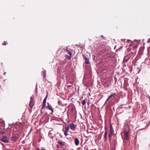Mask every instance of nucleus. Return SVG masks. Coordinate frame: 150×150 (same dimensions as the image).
Instances as JSON below:
<instances>
[{
    "instance_id": "1",
    "label": "nucleus",
    "mask_w": 150,
    "mask_h": 150,
    "mask_svg": "<svg viewBox=\"0 0 150 150\" xmlns=\"http://www.w3.org/2000/svg\"><path fill=\"white\" fill-rule=\"evenodd\" d=\"M110 129L108 135L109 140L110 141L111 139L112 136L114 134V131L111 123L110 124Z\"/></svg>"
},
{
    "instance_id": "2",
    "label": "nucleus",
    "mask_w": 150,
    "mask_h": 150,
    "mask_svg": "<svg viewBox=\"0 0 150 150\" xmlns=\"http://www.w3.org/2000/svg\"><path fill=\"white\" fill-rule=\"evenodd\" d=\"M131 57L130 54L129 53L127 54L124 58L123 62L124 63L127 62L129 59H130Z\"/></svg>"
},
{
    "instance_id": "3",
    "label": "nucleus",
    "mask_w": 150,
    "mask_h": 150,
    "mask_svg": "<svg viewBox=\"0 0 150 150\" xmlns=\"http://www.w3.org/2000/svg\"><path fill=\"white\" fill-rule=\"evenodd\" d=\"M1 141L4 143H6L9 142V139L5 136H3L1 139Z\"/></svg>"
},
{
    "instance_id": "4",
    "label": "nucleus",
    "mask_w": 150,
    "mask_h": 150,
    "mask_svg": "<svg viewBox=\"0 0 150 150\" xmlns=\"http://www.w3.org/2000/svg\"><path fill=\"white\" fill-rule=\"evenodd\" d=\"M82 57L83 59L85 60V64H90V62L89 61V59L88 58L86 57V56L84 54H82Z\"/></svg>"
},
{
    "instance_id": "5",
    "label": "nucleus",
    "mask_w": 150,
    "mask_h": 150,
    "mask_svg": "<svg viewBox=\"0 0 150 150\" xmlns=\"http://www.w3.org/2000/svg\"><path fill=\"white\" fill-rule=\"evenodd\" d=\"M129 130L125 131L124 133V135L125 139L128 140L129 139V135L128 133Z\"/></svg>"
},
{
    "instance_id": "6",
    "label": "nucleus",
    "mask_w": 150,
    "mask_h": 150,
    "mask_svg": "<svg viewBox=\"0 0 150 150\" xmlns=\"http://www.w3.org/2000/svg\"><path fill=\"white\" fill-rule=\"evenodd\" d=\"M65 130L64 131V135L65 136H67L68 135L67 133L69 132V126H66L65 127Z\"/></svg>"
},
{
    "instance_id": "7",
    "label": "nucleus",
    "mask_w": 150,
    "mask_h": 150,
    "mask_svg": "<svg viewBox=\"0 0 150 150\" xmlns=\"http://www.w3.org/2000/svg\"><path fill=\"white\" fill-rule=\"evenodd\" d=\"M69 125L71 129L72 130H74L76 128V126L73 123H71Z\"/></svg>"
},
{
    "instance_id": "8",
    "label": "nucleus",
    "mask_w": 150,
    "mask_h": 150,
    "mask_svg": "<svg viewBox=\"0 0 150 150\" xmlns=\"http://www.w3.org/2000/svg\"><path fill=\"white\" fill-rule=\"evenodd\" d=\"M74 142L75 145L76 146H78L79 143V139L78 138H76L74 140Z\"/></svg>"
},
{
    "instance_id": "9",
    "label": "nucleus",
    "mask_w": 150,
    "mask_h": 150,
    "mask_svg": "<svg viewBox=\"0 0 150 150\" xmlns=\"http://www.w3.org/2000/svg\"><path fill=\"white\" fill-rule=\"evenodd\" d=\"M47 104H48V105L47 106V108H48L49 110H51L52 112V113H53L54 112V111L53 110L52 106L50 105H49V103H47Z\"/></svg>"
},
{
    "instance_id": "10",
    "label": "nucleus",
    "mask_w": 150,
    "mask_h": 150,
    "mask_svg": "<svg viewBox=\"0 0 150 150\" xmlns=\"http://www.w3.org/2000/svg\"><path fill=\"white\" fill-rule=\"evenodd\" d=\"M17 139V137L13 135L11 137V140L13 141H15Z\"/></svg>"
},
{
    "instance_id": "11",
    "label": "nucleus",
    "mask_w": 150,
    "mask_h": 150,
    "mask_svg": "<svg viewBox=\"0 0 150 150\" xmlns=\"http://www.w3.org/2000/svg\"><path fill=\"white\" fill-rule=\"evenodd\" d=\"M13 129V130L14 131H17V129L19 128V126L18 125H15Z\"/></svg>"
},
{
    "instance_id": "12",
    "label": "nucleus",
    "mask_w": 150,
    "mask_h": 150,
    "mask_svg": "<svg viewBox=\"0 0 150 150\" xmlns=\"http://www.w3.org/2000/svg\"><path fill=\"white\" fill-rule=\"evenodd\" d=\"M58 143L60 144L61 146H63L64 145V142L62 141H58L57 142Z\"/></svg>"
},
{
    "instance_id": "13",
    "label": "nucleus",
    "mask_w": 150,
    "mask_h": 150,
    "mask_svg": "<svg viewBox=\"0 0 150 150\" xmlns=\"http://www.w3.org/2000/svg\"><path fill=\"white\" fill-rule=\"evenodd\" d=\"M115 95H116L115 93H113L111 95H110L109 96V98H112L114 97H115Z\"/></svg>"
},
{
    "instance_id": "14",
    "label": "nucleus",
    "mask_w": 150,
    "mask_h": 150,
    "mask_svg": "<svg viewBox=\"0 0 150 150\" xmlns=\"http://www.w3.org/2000/svg\"><path fill=\"white\" fill-rule=\"evenodd\" d=\"M71 56H72L70 55L69 56L68 55H66L65 56V57L68 60H69L71 59Z\"/></svg>"
},
{
    "instance_id": "15",
    "label": "nucleus",
    "mask_w": 150,
    "mask_h": 150,
    "mask_svg": "<svg viewBox=\"0 0 150 150\" xmlns=\"http://www.w3.org/2000/svg\"><path fill=\"white\" fill-rule=\"evenodd\" d=\"M67 84H68V86H67V87H68L71 88V87L72 86V83H71L69 82V83H68Z\"/></svg>"
},
{
    "instance_id": "16",
    "label": "nucleus",
    "mask_w": 150,
    "mask_h": 150,
    "mask_svg": "<svg viewBox=\"0 0 150 150\" xmlns=\"http://www.w3.org/2000/svg\"><path fill=\"white\" fill-rule=\"evenodd\" d=\"M67 53L68 54H69V55L70 56H72V53H71V52L70 50H67Z\"/></svg>"
},
{
    "instance_id": "17",
    "label": "nucleus",
    "mask_w": 150,
    "mask_h": 150,
    "mask_svg": "<svg viewBox=\"0 0 150 150\" xmlns=\"http://www.w3.org/2000/svg\"><path fill=\"white\" fill-rule=\"evenodd\" d=\"M46 107V104L42 103V109H43L45 108Z\"/></svg>"
},
{
    "instance_id": "18",
    "label": "nucleus",
    "mask_w": 150,
    "mask_h": 150,
    "mask_svg": "<svg viewBox=\"0 0 150 150\" xmlns=\"http://www.w3.org/2000/svg\"><path fill=\"white\" fill-rule=\"evenodd\" d=\"M42 73L43 74L44 76H45L46 74V71L45 70H44L43 71H42Z\"/></svg>"
},
{
    "instance_id": "19",
    "label": "nucleus",
    "mask_w": 150,
    "mask_h": 150,
    "mask_svg": "<svg viewBox=\"0 0 150 150\" xmlns=\"http://www.w3.org/2000/svg\"><path fill=\"white\" fill-rule=\"evenodd\" d=\"M58 105H62L61 101L60 100H59L58 102Z\"/></svg>"
},
{
    "instance_id": "20",
    "label": "nucleus",
    "mask_w": 150,
    "mask_h": 150,
    "mask_svg": "<svg viewBox=\"0 0 150 150\" xmlns=\"http://www.w3.org/2000/svg\"><path fill=\"white\" fill-rule=\"evenodd\" d=\"M86 99L85 100H84L83 101H82V104L83 105H84L85 103H86Z\"/></svg>"
},
{
    "instance_id": "21",
    "label": "nucleus",
    "mask_w": 150,
    "mask_h": 150,
    "mask_svg": "<svg viewBox=\"0 0 150 150\" xmlns=\"http://www.w3.org/2000/svg\"><path fill=\"white\" fill-rule=\"evenodd\" d=\"M5 133V132L4 131H0V134H4Z\"/></svg>"
},
{
    "instance_id": "22",
    "label": "nucleus",
    "mask_w": 150,
    "mask_h": 150,
    "mask_svg": "<svg viewBox=\"0 0 150 150\" xmlns=\"http://www.w3.org/2000/svg\"><path fill=\"white\" fill-rule=\"evenodd\" d=\"M46 99H44L43 100L42 103L46 104Z\"/></svg>"
},
{
    "instance_id": "23",
    "label": "nucleus",
    "mask_w": 150,
    "mask_h": 150,
    "mask_svg": "<svg viewBox=\"0 0 150 150\" xmlns=\"http://www.w3.org/2000/svg\"><path fill=\"white\" fill-rule=\"evenodd\" d=\"M104 138H105L104 141H105L107 139V135H104Z\"/></svg>"
},
{
    "instance_id": "24",
    "label": "nucleus",
    "mask_w": 150,
    "mask_h": 150,
    "mask_svg": "<svg viewBox=\"0 0 150 150\" xmlns=\"http://www.w3.org/2000/svg\"><path fill=\"white\" fill-rule=\"evenodd\" d=\"M33 98L32 97H31L30 98V103L32 102V100H33Z\"/></svg>"
},
{
    "instance_id": "25",
    "label": "nucleus",
    "mask_w": 150,
    "mask_h": 150,
    "mask_svg": "<svg viewBox=\"0 0 150 150\" xmlns=\"http://www.w3.org/2000/svg\"><path fill=\"white\" fill-rule=\"evenodd\" d=\"M9 126L11 127H12L13 126V124H9Z\"/></svg>"
},
{
    "instance_id": "26",
    "label": "nucleus",
    "mask_w": 150,
    "mask_h": 150,
    "mask_svg": "<svg viewBox=\"0 0 150 150\" xmlns=\"http://www.w3.org/2000/svg\"><path fill=\"white\" fill-rule=\"evenodd\" d=\"M107 131H106L105 132L104 135H107Z\"/></svg>"
},
{
    "instance_id": "27",
    "label": "nucleus",
    "mask_w": 150,
    "mask_h": 150,
    "mask_svg": "<svg viewBox=\"0 0 150 150\" xmlns=\"http://www.w3.org/2000/svg\"><path fill=\"white\" fill-rule=\"evenodd\" d=\"M67 48H64V49H63V50H64V51L67 52V50H68L67 49Z\"/></svg>"
},
{
    "instance_id": "28",
    "label": "nucleus",
    "mask_w": 150,
    "mask_h": 150,
    "mask_svg": "<svg viewBox=\"0 0 150 150\" xmlns=\"http://www.w3.org/2000/svg\"><path fill=\"white\" fill-rule=\"evenodd\" d=\"M110 99V98H109V97H108V98L107 99V100H106V102L108 101Z\"/></svg>"
},
{
    "instance_id": "29",
    "label": "nucleus",
    "mask_w": 150,
    "mask_h": 150,
    "mask_svg": "<svg viewBox=\"0 0 150 150\" xmlns=\"http://www.w3.org/2000/svg\"><path fill=\"white\" fill-rule=\"evenodd\" d=\"M148 42L149 43L150 42V38L148 39Z\"/></svg>"
},
{
    "instance_id": "30",
    "label": "nucleus",
    "mask_w": 150,
    "mask_h": 150,
    "mask_svg": "<svg viewBox=\"0 0 150 150\" xmlns=\"http://www.w3.org/2000/svg\"><path fill=\"white\" fill-rule=\"evenodd\" d=\"M47 95L46 97L45 98V99H46L47 98Z\"/></svg>"
},
{
    "instance_id": "31",
    "label": "nucleus",
    "mask_w": 150,
    "mask_h": 150,
    "mask_svg": "<svg viewBox=\"0 0 150 150\" xmlns=\"http://www.w3.org/2000/svg\"><path fill=\"white\" fill-rule=\"evenodd\" d=\"M41 150H46L45 149H43V148H41Z\"/></svg>"
},
{
    "instance_id": "32",
    "label": "nucleus",
    "mask_w": 150,
    "mask_h": 150,
    "mask_svg": "<svg viewBox=\"0 0 150 150\" xmlns=\"http://www.w3.org/2000/svg\"><path fill=\"white\" fill-rule=\"evenodd\" d=\"M101 37L102 38H104V36H103V35H101Z\"/></svg>"
},
{
    "instance_id": "33",
    "label": "nucleus",
    "mask_w": 150,
    "mask_h": 150,
    "mask_svg": "<svg viewBox=\"0 0 150 150\" xmlns=\"http://www.w3.org/2000/svg\"><path fill=\"white\" fill-rule=\"evenodd\" d=\"M3 45H6V44L5 42H4V43L3 44Z\"/></svg>"
},
{
    "instance_id": "34",
    "label": "nucleus",
    "mask_w": 150,
    "mask_h": 150,
    "mask_svg": "<svg viewBox=\"0 0 150 150\" xmlns=\"http://www.w3.org/2000/svg\"><path fill=\"white\" fill-rule=\"evenodd\" d=\"M128 41H130V40H127Z\"/></svg>"
},
{
    "instance_id": "35",
    "label": "nucleus",
    "mask_w": 150,
    "mask_h": 150,
    "mask_svg": "<svg viewBox=\"0 0 150 150\" xmlns=\"http://www.w3.org/2000/svg\"><path fill=\"white\" fill-rule=\"evenodd\" d=\"M6 74V72H5V73H4V74Z\"/></svg>"
},
{
    "instance_id": "36",
    "label": "nucleus",
    "mask_w": 150,
    "mask_h": 150,
    "mask_svg": "<svg viewBox=\"0 0 150 150\" xmlns=\"http://www.w3.org/2000/svg\"><path fill=\"white\" fill-rule=\"evenodd\" d=\"M37 150H40V149H37Z\"/></svg>"
},
{
    "instance_id": "37",
    "label": "nucleus",
    "mask_w": 150,
    "mask_h": 150,
    "mask_svg": "<svg viewBox=\"0 0 150 150\" xmlns=\"http://www.w3.org/2000/svg\"><path fill=\"white\" fill-rule=\"evenodd\" d=\"M4 125H5V122H4Z\"/></svg>"
},
{
    "instance_id": "38",
    "label": "nucleus",
    "mask_w": 150,
    "mask_h": 150,
    "mask_svg": "<svg viewBox=\"0 0 150 150\" xmlns=\"http://www.w3.org/2000/svg\"><path fill=\"white\" fill-rule=\"evenodd\" d=\"M89 95H90V94L89 93Z\"/></svg>"
}]
</instances>
